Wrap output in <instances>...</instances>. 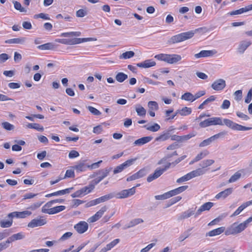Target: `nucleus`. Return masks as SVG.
I'll list each match as a JSON object with an SVG mask.
<instances>
[{
    "label": "nucleus",
    "instance_id": "1",
    "mask_svg": "<svg viewBox=\"0 0 252 252\" xmlns=\"http://www.w3.org/2000/svg\"><path fill=\"white\" fill-rule=\"evenodd\" d=\"M195 33V31H190L187 32H182L178 34L172 36L168 40L169 44H175L181 42L192 37Z\"/></svg>",
    "mask_w": 252,
    "mask_h": 252
},
{
    "label": "nucleus",
    "instance_id": "2",
    "mask_svg": "<svg viewBox=\"0 0 252 252\" xmlns=\"http://www.w3.org/2000/svg\"><path fill=\"white\" fill-rule=\"evenodd\" d=\"M248 222L245 220L242 223L237 224L234 223L230 227L228 228L225 232L226 235L236 234L243 231L248 226Z\"/></svg>",
    "mask_w": 252,
    "mask_h": 252
},
{
    "label": "nucleus",
    "instance_id": "3",
    "mask_svg": "<svg viewBox=\"0 0 252 252\" xmlns=\"http://www.w3.org/2000/svg\"><path fill=\"white\" fill-rule=\"evenodd\" d=\"M91 40H92V38H74L72 39H57L56 40V41L63 44L71 45Z\"/></svg>",
    "mask_w": 252,
    "mask_h": 252
},
{
    "label": "nucleus",
    "instance_id": "4",
    "mask_svg": "<svg viewBox=\"0 0 252 252\" xmlns=\"http://www.w3.org/2000/svg\"><path fill=\"white\" fill-rule=\"evenodd\" d=\"M223 125L222 119L220 117H212L206 119L199 123L201 127L204 128L211 126Z\"/></svg>",
    "mask_w": 252,
    "mask_h": 252
},
{
    "label": "nucleus",
    "instance_id": "5",
    "mask_svg": "<svg viewBox=\"0 0 252 252\" xmlns=\"http://www.w3.org/2000/svg\"><path fill=\"white\" fill-rule=\"evenodd\" d=\"M227 134V132L223 131L220 132L204 140L199 144L200 147H204L210 145L215 140L220 138H222L224 135Z\"/></svg>",
    "mask_w": 252,
    "mask_h": 252
},
{
    "label": "nucleus",
    "instance_id": "6",
    "mask_svg": "<svg viewBox=\"0 0 252 252\" xmlns=\"http://www.w3.org/2000/svg\"><path fill=\"white\" fill-rule=\"evenodd\" d=\"M171 166L170 162L168 163L164 168H157L154 173L149 175L147 179L148 182H151L160 177Z\"/></svg>",
    "mask_w": 252,
    "mask_h": 252
},
{
    "label": "nucleus",
    "instance_id": "7",
    "mask_svg": "<svg viewBox=\"0 0 252 252\" xmlns=\"http://www.w3.org/2000/svg\"><path fill=\"white\" fill-rule=\"evenodd\" d=\"M51 205V204H50V203H47L42 207V212L44 213L51 215L59 213L65 209V207L64 206H58L50 209H48L47 208L50 207Z\"/></svg>",
    "mask_w": 252,
    "mask_h": 252
},
{
    "label": "nucleus",
    "instance_id": "8",
    "mask_svg": "<svg viewBox=\"0 0 252 252\" xmlns=\"http://www.w3.org/2000/svg\"><path fill=\"white\" fill-rule=\"evenodd\" d=\"M136 160V158H131L127 160L123 163L117 166L113 170L114 174H116L121 172L125 169L132 165Z\"/></svg>",
    "mask_w": 252,
    "mask_h": 252
},
{
    "label": "nucleus",
    "instance_id": "9",
    "mask_svg": "<svg viewBox=\"0 0 252 252\" xmlns=\"http://www.w3.org/2000/svg\"><path fill=\"white\" fill-rule=\"evenodd\" d=\"M47 221L43 217L40 216L32 220L28 224V226L31 228H34L37 226H42L45 224Z\"/></svg>",
    "mask_w": 252,
    "mask_h": 252
},
{
    "label": "nucleus",
    "instance_id": "10",
    "mask_svg": "<svg viewBox=\"0 0 252 252\" xmlns=\"http://www.w3.org/2000/svg\"><path fill=\"white\" fill-rule=\"evenodd\" d=\"M115 197L114 193H110L106 194L99 198L91 201L88 203V206H92L95 205L101 202H105L113 197Z\"/></svg>",
    "mask_w": 252,
    "mask_h": 252
},
{
    "label": "nucleus",
    "instance_id": "11",
    "mask_svg": "<svg viewBox=\"0 0 252 252\" xmlns=\"http://www.w3.org/2000/svg\"><path fill=\"white\" fill-rule=\"evenodd\" d=\"M184 190H170V191L161 195L155 196L157 200H164L170 198L171 196L180 193Z\"/></svg>",
    "mask_w": 252,
    "mask_h": 252
},
{
    "label": "nucleus",
    "instance_id": "12",
    "mask_svg": "<svg viewBox=\"0 0 252 252\" xmlns=\"http://www.w3.org/2000/svg\"><path fill=\"white\" fill-rule=\"evenodd\" d=\"M226 86L225 81L222 79H219L216 80L211 85L212 89L215 91H221Z\"/></svg>",
    "mask_w": 252,
    "mask_h": 252
},
{
    "label": "nucleus",
    "instance_id": "13",
    "mask_svg": "<svg viewBox=\"0 0 252 252\" xmlns=\"http://www.w3.org/2000/svg\"><path fill=\"white\" fill-rule=\"evenodd\" d=\"M135 193V190H122L114 194V195L117 198H125L133 195Z\"/></svg>",
    "mask_w": 252,
    "mask_h": 252
},
{
    "label": "nucleus",
    "instance_id": "14",
    "mask_svg": "<svg viewBox=\"0 0 252 252\" xmlns=\"http://www.w3.org/2000/svg\"><path fill=\"white\" fill-rule=\"evenodd\" d=\"M196 208H190L187 210V211L183 212L181 214H180L178 217V220H182L185 219H188L191 216L194 215L195 214V210Z\"/></svg>",
    "mask_w": 252,
    "mask_h": 252
},
{
    "label": "nucleus",
    "instance_id": "15",
    "mask_svg": "<svg viewBox=\"0 0 252 252\" xmlns=\"http://www.w3.org/2000/svg\"><path fill=\"white\" fill-rule=\"evenodd\" d=\"M74 229L80 234L86 232L88 228V224L85 221H80L74 226Z\"/></svg>",
    "mask_w": 252,
    "mask_h": 252
},
{
    "label": "nucleus",
    "instance_id": "16",
    "mask_svg": "<svg viewBox=\"0 0 252 252\" xmlns=\"http://www.w3.org/2000/svg\"><path fill=\"white\" fill-rule=\"evenodd\" d=\"M32 214V212L29 211H24L23 212H13L9 213L7 217H16L18 218H25Z\"/></svg>",
    "mask_w": 252,
    "mask_h": 252
},
{
    "label": "nucleus",
    "instance_id": "17",
    "mask_svg": "<svg viewBox=\"0 0 252 252\" xmlns=\"http://www.w3.org/2000/svg\"><path fill=\"white\" fill-rule=\"evenodd\" d=\"M214 205V203L211 202H208L200 206L197 210L195 214V218L199 216L202 212L205 211H209Z\"/></svg>",
    "mask_w": 252,
    "mask_h": 252
},
{
    "label": "nucleus",
    "instance_id": "18",
    "mask_svg": "<svg viewBox=\"0 0 252 252\" xmlns=\"http://www.w3.org/2000/svg\"><path fill=\"white\" fill-rule=\"evenodd\" d=\"M106 206L102 207L98 212H97L93 216L91 217L89 219L90 222H94L99 220L103 215L104 213L106 211Z\"/></svg>",
    "mask_w": 252,
    "mask_h": 252
},
{
    "label": "nucleus",
    "instance_id": "19",
    "mask_svg": "<svg viewBox=\"0 0 252 252\" xmlns=\"http://www.w3.org/2000/svg\"><path fill=\"white\" fill-rule=\"evenodd\" d=\"M217 52L215 50H202L199 53L194 55L196 58H200L202 57H207L212 56L215 54Z\"/></svg>",
    "mask_w": 252,
    "mask_h": 252
},
{
    "label": "nucleus",
    "instance_id": "20",
    "mask_svg": "<svg viewBox=\"0 0 252 252\" xmlns=\"http://www.w3.org/2000/svg\"><path fill=\"white\" fill-rule=\"evenodd\" d=\"M112 169V167H109L99 170L96 173L97 175H98L97 178L100 181H102L104 178H105L109 175Z\"/></svg>",
    "mask_w": 252,
    "mask_h": 252
},
{
    "label": "nucleus",
    "instance_id": "21",
    "mask_svg": "<svg viewBox=\"0 0 252 252\" xmlns=\"http://www.w3.org/2000/svg\"><path fill=\"white\" fill-rule=\"evenodd\" d=\"M152 139L153 137L151 136L143 137L135 140L133 143V146H140L149 142Z\"/></svg>",
    "mask_w": 252,
    "mask_h": 252
},
{
    "label": "nucleus",
    "instance_id": "22",
    "mask_svg": "<svg viewBox=\"0 0 252 252\" xmlns=\"http://www.w3.org/2000/svg\"><path fill=\"white\" fill-rule=\"evenodd\" d=\"M156 63L152 60H147L143 62L137 63L138 67L142 68H149L155 66Z\"/></svg>",
    "mask_w": 252,
    "mask_h": 252
},
{
    "label": "nucleus",
    "instance_id": "23",
    "mask_svg": "<svg viewBox=\"0 0 252 252\" xmlns=\"http://www.w3.org/2000/svg\"><path fill=\"white\" fill-rule=\"evenodd\" d=\"M85 160L79 162L77 164L73 166L72 168L75 169L77 172H83L87 170L89 168V165H87L85 163Z\"/></svg>",
    "mask_w": 252,
    "mask_h": 252
},
{
    "label": "nucleus",
    "instance_id": "24",
    "mask_svg": "<svg viewBox=\"0 0 252 252\" xmlns=\"http://www.w3.org/2000/svg\"><path fill=\"white\" fill-rule=\"evenodd\" d=\"M225 230L224 227H220L217 229L212 230L206 234V236L213 237L219 235L222 233Z\"/></svg>",
    "mask_w": 252,
    "mask_h": 252
},
{
    "label": "nucleus",
    "instance_id": "25",
    "mask_svg": "<svg viewBox=\"0 0 252 252\" xmlns=\"http://www.w3.org/2000/svg\"><path fill=\"white\" fill-rule=\"evenodd\" d=\"M206 171L202 168H198L189 173L190 179L202 175L205 173Z\"/></svg>",
    "mask_w": 252,
    "mask_h": 252
},
{
    "label": "nucleus",
    "instance_id": "26",
    "mask_svg": "<svg viewBox=\"0 0 252 252\" xmlns=\"http://www.w3.org/2000/svg\"><path fill=\"white\" fill-rule=\"evenodd\" d=\"M144 222V220L143 219L140 218H136L132 220H131L127 224V225H126L124 227V229H127L130 227H134V226L140 224L141 223H142Z\"/></svg>",
    "mask_w": 252,
    "mask_h": 252
},
{
    "label": "nucleus",
    "instance_id": "27",
    "mask_svg": "<svg viewBox=\"0 0 252 252\" xmlns=\"http://www.w3.org/2000/svg\"><path fill=\"white\" fill-rule=\"evenodd\" d=\"M155 58L158 60L164 61L168 63H170L171 54H160L156 55Z\"/></svg>",
    "mask_w": 252,
    "mask_h": 252
},
{
    "label": "nucleus",
    "instance_id": "28",
    "mask_svg": "<svg viewBox=\"0 0 252 252\" xmlns=\"http://www.w3.org/2000/svg\"><path fill=\"white\" fill-rule=\"evenodd\" d=\"M251 44V42L250 41H242L238 47V50L239 52L243 53L246 49Z\"/></svg>",
    "mask_w": 252,
    "mask_h": 252
},
{
    "label": "nucleus",
    "instance_id": "29",
    "mask_svg": "<svg viewBox=\"0 0 252 252\" xmlns=\"http://www.w3.org/2000/svg\"><path fill=\"white\" fill-rule=\"evenodd\" d=\"M92 190H77L74 193L71 194V196L73 198L82 197L84 195L90 193Z\"/></svg>",
    "mask_w": 252,
    "mask_h": 252
},
{
    "label": "nucleus",
    "instance_id": "30",
    "mask_svg": "<svg viewBox=\"0 0 252 252\" xmlns=\"http://www.w3.org/2000/svg\"><path fill=\"white\" fill-rule=\"evenodd\" d=\"M25 237V235L22 232H19L12 235L8 238V240L9 241L10 243H11L16 240L23 239Z\"/></svg>",
    "mask_w": 252,
    "mask_h": 252
},
{
    "label": "nucleus",
    "instance_id": "31",
    "mask_svg": "<svg viewBox=\"0 0 252 252\" xmlns=\"http://www.w3.org/2000/svg\"><path fill=\"white\" fill-rule=\"evenodd\" d=\"M145 170L144 169L140 170L138 172L133 174L131 176L127 178V181H131L137 178H141L145 175Z\"/></svg>",
    "mask_w": 252,
    "mask_h": 252
},
{
    "label": "nucleus",
    "instance_id": "32",
    "mask_svg": "<svg viewBox=\"0 0 252 252\" xmlns=\"http://www.w3.org/2000/svg\"><path fill=\"white\" fill-rule=\"evenodd\" d=\"M25 41V38H17L8 39L5 41V43L7 44H23Z\"/></svg>",
    "mask_w": 252,
    "mask_h": 252
},
{
    "label": "nucleus",
    "instance_id": "33",
    "mask_svg": "<svg viewBox=\"0 0 252 252\" xmlns=\"http://www.w3.org/2000/svg\"><path fill=\"white\" fill-rule=\"evenodd\" d=\"M8 220H1L0 221V226L1 228H8L12 225L13 217H8Z\"/></svg>",
    "mask_w": 252,
    "mask_h": 252
},
{
    "label": "nucleus",
    "instance_id": "34",
    "mask_svg": "<svg viewBox=\"0 0 252 252\" xmlns=\"http://www.w3.org/2000/svg\"><path fill=\"white\" fill-rule=\"evenodd\" d=\"M192 110L191 108L184 107L180 109H178V113L182 116H186L191 114Z\"/></svg>",
    "mask_w": 252,
    "mask_h": 252
},
{
    "label": "nucleus",
    "instance_id": "35",
    "mask_svg": "<svg viewBox=\"0 0 252 252\" xmlns=\"http://www.w3.org/2000/svg\"><path fill=\"white\" fill-rule=\"evenodd\" d=\"M232 193V190H223L219 193L217 194L215 198L216 199H224L227 196L230 195Z\"/></svg>",
    "mask_w": 252,
    "mask_h": 252
},
{
    "label": "nucleus",
    "instance_id": "36",
    "mask_svg": "<svg viewBox=\"0 0 252 252\" xmlns=\"http://www.w3.org/2000/svg\"><path fill=\"white\" fill-rule=\"evenodd\" d=\"M135 111L139 116H145L146 114V109L140 104L135 106Z\"/></svg>",
    "mask_w": 252,
    "mask_h": 252
},
{
    "label": "nucleus",
    "instance_id": "37",
    "mask_svg": "<svg viewBox=\"0 0 252 252\" xmlns=\"http://www.w3.org/2000/svg\"><path fill=\"white\" fill-rule=\"evenodd\" d=\"M241 176L242 174L241 171H238L231 176L227 183H234L239 180L241 178Z\"/></svg>",
    "mask_w": 252,
    "mask_h": 252
},
{
    "label": "nucleus",
    "instance_id": "38",
    "mask_svg": "<svg viewBox=\"0 0 252 252\" xmlns=\"http://www.w3.org/2000/svg\"><path fill=\"white\" fill-rule=\"evenodd\" d=\"M69 192V190H59L58 191L46 194L45 196L46 197H49L53 196L63 195L66 193H68Z\"/></svg>",
    "mask_w": 252,
    "mask_h": 252
},
{
    "label": "nucleus",
    "instance_id": "39",
    "mask_svg": "<svg viewBox=\"0 0 252 252\" xmlns=\"http://www.w3.org/2000/svg\"><path fill=\"white\" fill-rule=\"evenodd\" d=\"M181 98L182 100H185L186 101L190 102H193L194 101V99H193V94L189 92H187L185 93L181 96Z\"/></svg>",
    "mask_w": 252,
    "mask_h": 252
},
{
    "label": "nucleus",
    "instance_id": "40",
    "mask_svg": "<svg viewBox=\"0 0 252 252\" xmlns=\"http://www.w3.org/2000/svg\"><path fill=\"white\" fill-rule=\"evenodd\" d=\"M143 127H145L147 130L152 132L158 131L160 128V126L157 123H155L153 126H150L145 125L143 126Z\"/></svg>",
    "mask_w": 252,
    "mask_h": 252
},
{
    "label": "nucleus",
    "instance_id": "41",
    "mask_svg": "<svg viewBox=\"0 0 252 252\" xmlns=\"http://www.w3.org/2000/svg\"><path fill=\"white\" fill-rule=\"evenodd\" d=\"M127 75L125 74L124 73L119 72L116 74L115 78L118 82L120 83H122L125 80H126L127 78Z\"/></svg>",
    "mask_w": 252,
    "mask_h": 252
},
{
    "label": "nucleus",
    "instance_id": "42",
    "mask_svg": "<svg viewBox=\"0 0 252 252\" xmlns=\"http://www.w3.org/2000/svg\"><path fill=\"white\" fill-rule=\"evenodd\" d=\"M27 126L29 128L35 129L39 131H42L44 130V128L42 126L36 123H30Z\"/></svg>",
    "mask_w": 252,
    "mask_h": 252
},
{
    "label": "nucleus",
    "instance_id": "43",
    "mask_svg": "<svg viewBox=\"0 0 252 252\" xmlns=\"http://www.w3.org/2000/svg\"><path fill=\"white\" fill-rule=\"evenodd\" d=\"M134 54V52L133 51H126L121 54L119 58L120 59H128L133 57Z\"/></svg>",
    "mask_w": 252,
    "mask_h": 252
},
{
    "label": "nucleus",
    "instance_id": "44",
    "mask_svg": "<svg viewBox=\"0 0 252 252\" xmlns=\"http://www.w3.org/2000/svg\"><path fill=\"white\" fill-rule=\"evenodd\" d=\"M169 130L163 133L156 138L157 141H163L167 140L170 137Z\"/></svg>",
    "mask_w": 252,
    "mask_h": 252
},
{
    "label": "nucleus",
    "instance_id": "45",
    "mask_svg": "<svg viewBox=\"0 0 252 252\" xmlns=\"http://www.w3.org/2000/svg\"><path fill=\"white\" fill-rule=\"evenodd\" d=\"M182 60V57L178 54H171V60L170 64H174Z\"/></svg>",
    "mask_w": 252,
    "mask_h": 252
},
{
    "label": "nucleus",
    "instance_id": "46",
    "mask_svg": "<svg viewBox=\"0 0 252 252\" xmlns=\"http://www.w3.org/2000/svg\"><path fill=\"white\" fill-rule=\"evenodd\" d=\"M54 45L52 43H47L41 45L37 46V48L44 50H50L54 48Z\"/></svg>",
    "mask_w": 252,
    "mask_h": 252
},
{
    "label": "nucleus",
    "instance_id": "47",
    "mask_svg": "<svg viewBox=\"0 0 252 252\" xmlns=\"http://www.w3.org/2000/svg\"><path fill=\"white\" fill-rule=\"evenodd\" d=\"M148 106L150 110L156 111L158 109V105L156 101H150L148 103Z\"/></svg>",
    "mask_w": 252,
    "mask_h": 252
},
{
    "label": "nucleus",
    "instance_id": "48",
    "mask_svg": "<svg viewBox=\"0 0 252 252\" xmlns=\"http://www.w3.org/2000/svg\"><path fill=\"white\" fill-rule=\"evenodd\" d=\"M215 161L213 159H206L204 160L200 163V166L202 167L201 168H206L213 164Z\"/></svg>",
    "mask_w": 252,
    "mask_h": 252
},
{
    "label": "nucleus",
    "instance_id": "49",
    "mask_svg": "<svg viewBox=\"0 0 252 252\" xmlns=\"http://www.w3.org/2000/svg\"><path fill=\"white\" fill-rule=\"evenodd\" d=\"M81 34L80 32H72L63 33L61 36L63 37L79 36L81 35Z\"/></svg>",
    "mask_w": 252,
    "mask_h": 252
},
{
    "label": "nucleus",
    "instance_id": "50",
    "mask_svg": "<svg viewBox=\"0 0 252 252\" xmlns=\"http://www.w3.org/2000/svg\"><path fill=\"white\" fill-rule=\"evenodd\" d=\"M223 124H224L228 127L231 128L232 129H234L236 123L233 122L230 120L224 119L223 120Z\"/></svg>",
    "mask_w": 252,
    "mask_h": 252
},
{
    "label": "nucleus",
    "instance_id": "51",
    "mask_svg": "<svg viewBox=\"0 0 252 252\" xmlns=\"http://www.w3.org/2000/svg\"><path fill=\"white\" fill-rule=\"evenodd\" d=\"M209 152L207 150H204L199 154H198L195 158V161H199L203 158H205L208 155H209Z\"/></svg>",
    "mask_w": 252,
    "mask_h": 252
},
{
    "label": "nucleus",
    "instance_id": "52",
    "mask_svg": "<svg viewBox=\"0 0 252 252\" xmlns=\"http://www.w3.org/2000/svg\"><path fill=\"white\" fill-rule=\"evenodd\" d=\"M251 129L252 127H247L236 123L233 130L238 131H246L250 130Z\"/></svg>",
    "mask_w": 252,
    "mask_h": 252
},
{
    "label": "nucleus",
    "instance_id": "53",
    "mask_svg": "<svg viewBox=\"0 0 252 252\" xmlns=\"http://www.w3.org/2000/svg\"><path fill=\"white\" fill-rule=\"evenodd\" d=\"M100 182V181L98 180V179L96 178L92 180L90 182L89 187H85L83 189H93L94 188L95 186L97 185L98 183H99Z\"/></svg>",
    "mask_w": 252,
    "mask_h": 252
},
{
    "label": "nucleus",
    "instance_id": "54",
    "mask_svg": "<svg viewBox=\"0 0 252 252\" xmlns=\"http://www.w3.org/2000/svg\"><path fill=\"white\" fill-rule=\"evenodd\" d=\"M13 3H14V8L16 10H19L21 12H27V10L25 8H24L22 6L20 2H19L18 1H14Z\"/></svg>",
    "mask_w": 252,
    "mask_h": 252
},
{
    "label": "nucleus",
    "instance_id": "55",
    "mask_svg": "<svg viewBox=\"0 0 252 252\" xmlns=\"http://www.w3.org/2000/svg\"><path fill=\"white\" fill-rule=\"evenodd\" d=\"M244 12H246V11L245 9V7H243V8H241L239 9L230 12L228 13V14L229 15H231V16H233V15H235L241 14Z\"/></svg>",
    "mask_w": 252,
    "mask_h": 252
},
{
    "label": "nucleus",
    "instance_id": "56",
    "mask_svg": "<svg viewBox=\"0 0 252 252\" xmlns=\"http://www.w3.org/2000/svg\"><path fill=\"white\" fill-rule=\"evenodd\" d=\"M192 229V228H191L190 229H188L187 231H186L183 234L181 235L179 239V241L181 242L183 241L184 240H185L186 238H187L190 235V231Z\"/></svg>",
    "mask_w": 252,
    "mask_h": 252
},
{
    "label": "nucleus",
    "instance_id": "57",
    "mask_svg": "<svg viewBox=\"0 0 252 252\" xmlns=\"http://www.w3.org/2000/svg\"><path fill=\"white\" fill-rule=\"evenodd\" d=\"M87 109L91 113H92L94 115L98 116L101 115V112L98 110H97V109L95 108L93 106H89L87 107Z\"/></svg>",
    "mask_w": 252,
    "mask_h": 252
},
{
    "label": "nucleus",
    "instance_id": "58",
    "mask_svg": "<svg viewBox=\"0 0 252 252\" xmlns=\"http://www.w3.org/2000/svg\"><path fill=\"white\" fill-rule=\"evenodd\" d=\"M1 125L3 128L7 130H11L14 128V126L8 122H3L1 124Z\"/></svg>",
    "mask_w": 252,
    "mask_h": 252
},
{
    "label": "nucleus",
    "instance_id": "59",
    "mask_svg": "<svg viewBox=\"0 0 252 252\" xmlns=\"http://www.w3.org/2000/svg\"><path fill=\"white\" fill-rule=\"evenodd\" d=\"M120 242L119 239H116L106 246L107 249L109 251L115 246Z\"/></svg>",
    "mask_w": 252,
    "mask_h": 252
},
{
    "label": "nucleus",
    "instance_id": "60",
    "mask_svg": "<svg viewBox=\"0 0 252 252\" xmlns=\"http://www.w3.org/2000/svg\"><path fill=\"white\" fill-rule=\"evenodd\" d=\"M251 205H252V200L243 203L237 209L241 213L244 209Z\"/></svg>",
    "mask_w": 252,
    "mask_h": 252
},
{
    "label": "nucleus",
    "instance_id": "61",
    "mask_svg": "<svg viewBox=\"0 0 252 252\" xmlns=\"http://www.w3.org/2000/svg\"><path fill=\"white\" fill-rule=\"evenodd\" d=\"M10 243L8 239L5 241L1 242L0 243V252L7 249L9 247V244Z\"/></svg>",
    "mask_w": 252,
    "mask_h": 252
},
{
    "label": "nucleus",
    "instance_id": "62",
    "mask_svg": "<svg viewBox=\"0 0 252 252\" xmlns=\"http://www.w3.org/2000/svg\"><path fill=\"white\" fill-rule=\"evenodd\" d=\"M75 177L74 171L73 169H68L66 171L64 178H74Z\"/></svg>",
    "mask_w": 252,
    "mask_h": 252
},
{
    "label": "nucleus",
    "instance_id": "63",
    "mask_svg": "<svg viewBox=\"0 0 252 252\" xmlns=\"http://www.w3.org/2000/svg\"><path fill=\"white\" fill-rule=\"evenodd\" d=\"M252 99V89H251L248 92L247 96L245 99V102L246 103H249Z\"/></svg>",
    "mask_w": 252,
    "mask_h": 252
},
{
    "label": "nucleus",
    "instance_id": "64",
    "mask_svg": "<svg viewBox=\"0 0 252 252\" xmlns=\"http://www.w3.org/2000/svg\"><path fill=\"white\" fill-rule=\"evenodd\" d=\"M156 245V243H152L149 244L144 248L141 250L140 252H148L150 250Z\"/></svg>",
    "mask_w": 252,
    "mask_h": 252
}]
</instances>
